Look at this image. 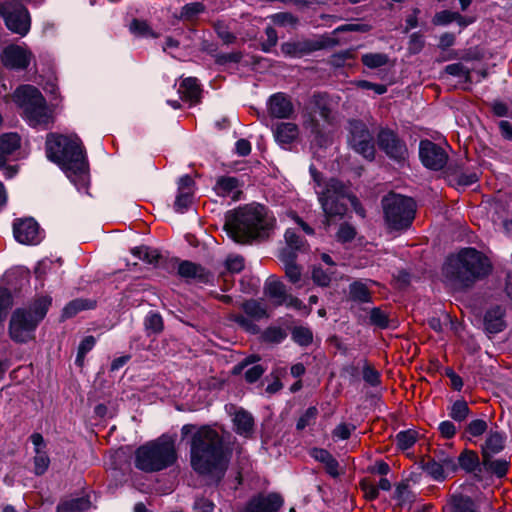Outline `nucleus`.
I'll return each mask as SVG.
<instances>
[{
  "mask_svg": "<svg viewBox=\"0 0 512 512\" xmlns=\"http://www.w3.org/2000/svg\"><path fill=\"white\" fill-rule=\"evenodd\" d=\"M13 99L21 108L24 120L34 128L47 129L53 122L52 111L41 92L32 85L18 87Z\"/></svg>",
  "mask_w": 512,
  "mask_h": 512,
  "instance_id": "obj_5",
  "label": "nucleus"
},
{
  "mask_svg": "<svg viewBox=\"0 0 512 512\" xmlns=\"http://www.w3.org/2000/svg\"><path fill=\"white\" fill-rule=\"evenodd\" d=\"M178 92L182 99L189 101L190 104H196L200 99L201 89L196 78L188 77L180 83Z\"/></svg>",
  "mask_w": 512,
  "mask_h": 512,
  "instance_id": "obj_25",
  "label": "nucleus"
},
{
  "mask_svg": "<svg viewBox=\"0 0 512 512\" xmlns=\"http://www.w3.org/2000/svg\"><path fill=\"white\" fill-rule=\"evenodd\" d=\"M421 468L435 480H443L445 478V469L452 466L451 460H443V463H439L433 459H422Z\"/></svg>",
  "mask_w": 512,
  "mask_h": 512,
  "instance_id": "obj_29",
  "label": "nucleus"
},
{
  "mask_svg": "<svg viewBox=\"0 0 512 512\" xmlns=\"http://www.w3.org/2000/svg\"><path fill=\"white\" fill-rule=\"evenodd\" d=\"M310 171L318 186V189L316 190L318 200L328 220L334 217L341 218L344 216L347 211L346 199H348L354 206L356 212L364 217V209L362 207H358L359 203L357 198L348 194L347 188L342 182L335 178H331L322 186L316 171L312 167L310 168Z\"/></svg>",
  "mask_w": 512,
  "mask_h": 512,
  "instance_id": "obj_4",
  "label": "nucleus"
},
{
  "mask_svg": "<svg viewBox=\"0 0 512 512\" xmlns=\"http://www.w3.org/2000/svg\"><path fill=\"white\" fill-rule=\"evenodd\" d=\"M50 464V458L45 450H36L34 456V473L42 475L46 472Z\"/></svg>",
  "mask_w": 512,
  "mask_h": 512,
  "instance_id": "obj_44",
  "label": "nucleus"
},
{
  "mask_svg": "<svg viewBox=\"0 0 512 512\" xmlns=\"http://www.w3.org/2000/svg\"><path fill=\"white\" fill-rule=\"evenodd\" d=\"M287 334L280 327H269L263 333V340L270 343H281Z\"/></svg>",
  "mask_w": 512,
  "mask_h": 512,
  "instance_id": "obj_49",
  "label": "nucleus"
},
{
  "mask_svg": "<svg viewBox=\"0 0 512 512\" xmlns=\"http://www.w3.org/2000/svg\"><path fill=\"white\" fill-rule=\"evenodd\" d=\"M12 295L6 288L0 287V321H2L12 307Z\"/></svg>",
  "mask_w": 512,
  "mask_h": 512,
  "instance_id": "obj_51",
  "label": "nucleus"
},
{
  "mask_svg": "<svg viewBox=\"0 0 512 512\" xmlns=\"http://www.w3.org/2000/svg\"><path fill=\"white\" fill-rule=\"evenodd\" d=\"M469 414V407L465 401H456L450 411V417L456 421H463Z\"/></svg>",
  "mask_w": 512,
  "mask_h": 512,
  "instance_id": "obj_50",
  "label": "nucleus"
},
{
  "mask_svg": "<svg viewBox=\"0 0 512 512\" xmlns=\"http://www.w3.org/2000/svg\"><path fill=\"white\" fill-rule=\"evenodd\" d=\"M349 294L353 301L368 303L371 301V293L364 282L355 281L349 286Z\"/></svg>",
  "mask_w": 512,
  "mask_h": 512,
  "instance_id": "obj_33",
  "label": "nucleus"
},
{
  "mask_svg": "<svg viewBox=\"0 0 512 512\" xmlns=\"http://www.w3.org/2000/svg\"><path fill=\"white\" fill-rule=\"evenodd\" d=\"M361 61L369 69H376L385 66L389 57L385 53H366L361 56Z\"/></svg>",
  "mask_w": 512,
  "mask_h": 512,
  "instance_id": "obj_39",
  "label": "nucleus"
},
{
  "mask_svg": "<svg viewBox=\"0 0 512 512\" xmlns=\"http://www.w3.org/2000/svg\"><path fill=\"white\" fill-rule=\"evenodd\" d=\"M378 146L388 157L402 161L407 156L406 144L390 129L383 128L377 136Z\"/></svg>",
  "mask_w": 512,
  "mask_h": 512,
  "instance_id": "obj_15",
  "label": "nucleus"
},
{
  "mask_svg": "<svg viewBox=\"0 0 512 512\" xmlns=\"http://www.w3.org/2000/svg\"><path fill=\"white\" fill-rule=\"evenodd\" d=\"M274 219L260 204L245 206L227 216L224 229L236 243L244 244L255 238L267 237Z\"/></svg>",
  "mask_w": 512,
  "mask_h": 512,
  "instance_id": "obj_2",
  "label": "nucleus"
},
{
  "mask_svg": "<svg viewBox=\"0 0 512 512\" xmlns=\"http://www.w3.org/2000/svg\"><path fill=\"white\" fill-rule=\"evenodd\" d=\"M144 325L150 333H159L163 329V319L160 314L149 312L145 317Z\"/></svg>",
  "mask_w": 512,
  "mask_h": 512,
  "instance_id": "obj_43",
  "label": "nucleus"
},
{
  "mask_svg": "<svg viewBox=\"0 0 512 512\" xmlns=\"http://www.w3.org/2000/svg\"><path fill=\"white\" fill-rule=\"evenodd\" d=\"M176 460V450H136V466L144 471H158Z\"/></svg>",
  "mask_w": 512,
  "mask_h": 512,
  "instance_id": "obj_13",
  "label": "nucleus"
},
{
  "mask_svg": "<svg viewBox=\"0 0 512 512\" xmlns=\"http://www.w3.org/2000/svg\"><path fill=\"white\" fill-rule=\"evenodd\" d=\"M238 188V180L235 177H219L214 186L218 196L227 197Z\"/></svg>",
  "mask_w": 512,
  "mask_h": 512,
  "instance_id": "obj_34",
  "label": "nucleus"
},
{
  "mask_svg": "<svg viewBox=\"0 0 512 512\" xmlns=\"http://www.w3.org/2000/svg\"><path fill=\"white\" fill-rule=\"evenodd\" d=\"M279 258L284 264L288 279L294 284L298 283L301 279V270L299 266L295 264L296 254L291 251L281 250Z\"/></svg>",
  "mask_w": 512,
  "mask_h": 512,
  "instance_id": "obj_28",
  "label": "nucleus"
},
{
  "mask_svg": "<svg viewBox=\"0 0 512 512\" xmlns=\"http://www.w3.org/2000/svg\"><path fill=\"white\" fill-rule=\"evenodd\" d=\"M282 504V497L276 493L259 495L250 500L246 512H277Z\"/></svg>",
  "mask_w": 512,
  "mask_h": 512,
  "instance_id": "obj_21",
  "label": "nucleus"
},
{
  "mask_svg": "<svg viewBox=\"0 0 512 512\" xmlns=\"http://www.w3.org/2000/svg\"><path fill=\"white\" fill-rule=\"evenodd\" d=\"M274 24L283 27H295L299 19L290 12H279L271 16Z\"/></svg>",
  "mask_w": 512,
  "mask_h": 512,
  "instance_id": "obj_46",
  "label": "nucleus"
},
{
  "mask_svg": "<svg viewBox=\"0 0 512 512\" xmlns=\"http://www.w3.org/2000/svg\"><path fill=\"white\" fill-rule=\"evenodd\" d=\"M312 279L317 285L326 287L331 281V272L325 271L320 267H315L312 272Z\"/></svg>",
  "mask_w": 512,
  "mask_h": 512,
  "instance_id": "obj_55",
  "label": "nucleus"
},
{
  "mask_svg": "<svg viewBox=\"0 0 512 512\" xmlns=\"http://www.w3.org/2000/svg\"><path fill=\"white\" fill-rule=\"evenodd\" d=\"M178 273L183 278L195 279L200 282L208 281L206 270L202 266L190 261L181 262L178 266Z\"/></svg>",
  "mask_w": 512,
  "mask_h": 512,
  "instance_id": "obj_26",
  "label": "nucleus"
},
{
  "mask_svg": "<svg viewBox=\"0 0 512 512\" xmlns=\"http://www.w3.org/2000/svg\"><path fill=\"white\" fill-rule=\"evenodd\" d=\"M363 379L371 386H377L380 383V375L378 371L368 365L363 368Z\"/></svg>",
  "mask_w": 512,
  "mask_h": 512,
  "instance_id": "obj_62",
  "label": "nucleus"
},
{
  "mask_svg": "<svg viewBox=\"0 0 512 512\" xmlns=\"http://www.w3.org/2000/svg\"><path fill=\"white\" fill-rule=\"evenodd\" d=\"M231 450H191V466L209 483H218L228 467Z\"/></svg>",
  "mask_w": 512,
  "mask_h": 512,
  "instance_id": "obj_7",
  "label": "nucleus"
},
{
  "mask_svg": "<svg viewBox=\"0 0 512 512\" xmlns=\"http://www.w3.org/2000/svg\"><path fill=\"white\" fill-rule=\"evenodd\" d=\"M181 441L190 448H222L223 437L215 426L185 424L181 428Z\"/></svg>",
  "mask_w": 512,
  "mask_h": 512,
  "instance_id": "obj_9",
  "label": "nucleus"
},
{
  "mask_svg": "<svg viewBox=\"0 0 512 512\" xmlns=\"http://www.w3.org/2000/svg\"><path fill=\"white\" fill-rule=\"evenodd\" d=\"M0 16L13 33L25 36L29 32L31 24L29 12L18 2L1 3Z\"/></svg>",
  "mask_w": 512,
  "mask_h": 512,
  "instance_id": "obj_11",
  "label": "nucleus"
},
{
  "mask_svg": "<svg viewBox=\"0 0 512 512\" xmlns=\"http://www.w3.org/2000/svg\"><path fill=\"white\" fill-rule=\"evenodd\" d=\"M194 181L189 175L182 176L178 181V194L175 199L174 209L178 213H184L190 207L193 199Z\"/></svg>",
  "mask_w": 512,
  "mask_h": 512,
  "instance_id": "obj_20",
  "label": "nucleus"
},
{
  "mask_svg": "<svg viewBox=\"0 0 512 512\" xmlns=\"http://www.w3.org/2000/svg\"><path fill=\"white\" fill-rule=\"evenodd\" d=\"M505 309L496 305L488 309L484 315V329L489 334H497L503 331L506 327L505 322Z\"/></svg>",
  "mask_w": 512,
  "mask_h": 512,
  "instance_id": "obj_22",
  "label": "nucleus"
},
{
  "mask_svg": "<svg viewBox=\"0 0 512 512\" xmlns=\"http://www.w3.org/2000/svg\"><path fill=\"white\" fill-rule=\"evenodd\" d=\"M490 271L488 258L474 248H465L450 256L443 267L446 280L458 287H467Z\"/></svg>",
  "mask_w": 512,
  "mask_h": 512,
  "instance_id": "obj_3",
  "label": "nucleus"
},
{
  "mask_svg": "<svg viewBox=\"0 0 512 512\" xmlns=\"http://www.w3.org/2000/svg\"><path fill=\"white\" fill-rule=\"evenodd\" d=\"M348 143L350 147L367 160L375 157L373 136L365 123L359 120L349 121Z\"/></svg>",
  "mask_w": 512,
  "mask_h": 512,
  "instance_id": "obj_10",
  "label": "nucleus"
},
{
  "mask_svg": "<svg viewBox=\"0 0 512 512\" xmlns=\"http://www.w3.org/2000/svg\"><path fill=\"white\" fill-rule=\"evenodd\" d=\"M319 47L316 43L311 41H289L281 44V52L286 57L300 58L307 55Z\"/></svg>",
  "mask_w": 512,
  "mask_h": 512,
  "instance_id": "obj_23",
  "label": "nucleus"
},
{
  "mask_svg": "<svg viewBox=\"0 0 512 512\" xmlns=\"http://www.w3.org/2000/svg\"><path fill=\"white\" fill-rule=\"evenodd\" d=\"M355 430V425L346 422H341L333 429L332 438L334 441L346 440L351 436L352 432H354Z\"/></svg>",
  "mask_w": 512,
  "mask_h": 512,
  "instance_id": "obj_45",
  "label": "nucleus"
},
{
  "mask_svg": "<svg viewBox=\"0 0 512 512\" xmlns=\"http://www.w3.org/2000/svg\"><path fill=\"white\" fill-rule=\"evenodd\" d=\"M445 71L447 74L464 78L466 81L470 79V71L462 63H453L446 66Z\"/></svg>",
  "mask_w": 512,
  "mask_h": 512,
  "instance_id": "obj_53",
  "label": "nucleus"
},
{
  "mask_svg": "<svg viewBox=\"0 0 512 512\" xmlns=\"http://www.w3.org/2000/svg\"><path fill=\"white\" fill-rule=\"evenodd\" d=\"M265 292L277 305H283L288 299L284 284L274 277L267 279Z\"/></svg>",
  "mask_w": 512,
  "mask_h": 512,
  "instance_id": "obj_30",
  "label": "nucleus"
},
{
  "mask_svg": "<svg viewBox=\"0 0 512 512\" xmlns=\"http://www.w3.org/2000/svg\"><path fill=\"white\" fill-rule=\"evenodd\" d=\"M293 340L301 346L309 345L313 340V334L306 327H295L292 331Z\"/></svg>",
  "mask_w": 512,
  "mask_h": 512,
  "instance_id": "obj_47",
  "label": "nucleus"
},
{
  "mask_svg": "<svg viewBox=\"0 0 512 512\" xmlns=\"http://www.w3.org/2000/svg\"><path fill=\"white\" fill-rule=\"evenodd\" d=\"M356 231L349 224H342L337 232V239L343 243L350 242L354 239Z\"/></svg>",
  "mask_w": 512,
  "mask_h": 512,
  "instance_id": "obj_59",
  "label": "nucleus"
},
{
  "mask_svg": "<svg viewBox=\"0 0 512 512\" xmlns=\"http://www.w3.org/2000/svg\"><path fill=\"white\" fill-rule=\"evenodd\" d=\"M317 409L315 407H309L306 412L298 419L296 428L303 430L309 426L316 418Z\"/></svg>",
  "mask_w": 512,
  "mask_h": 512,
  "instance_id": "obj_57",
  "label": "nucleus"
},
{
  "mask_svg": "<svg viewBox=\"0 0 512 512\" xmlns=\"http://www.w3.org/2000/svg\"><path fill=\"white\" fill-rule=\"evenodd\" d=\"M397 448H411L416 444L417 433L412 430L402 431L397 434Z\"/></svg>",
  "mask_w": 512,
  "mask_h": 512,
  "instance_id": "obj_48",
  "label": "nucleus"
},
{
  "mask_svg": "<svg viewBox=\"0 0 512 512\" xmlns=\"http://www.w3.org/2000/svg\"><path fill=\"white\" fill-rule=\"evenodd\" d=\"M225 265L229 272L239 273L244 268V259L241 256H229Z\"/></svg>",
  "mask_w": 512,
  "mask_h": 512,
  "instance_id": "obj_61",
  "label": "nucleus"
},
{
  "mask_svg": "<svg viewBox=\"0 0 512 512\" xmlns=\"http://www.w3.org/2000/svg\"><path fill=\"white\" fill-rule=\"evenodd\" d=\"M229 412L232 417L233 428L235 432L245 438H249L254 433V418L252 414L243 408H234Z\"/></svg>",
  "mask_w": 512,
  "mask_h": 512,
  "instance_id": "obj_19",
  "label": "nucleus"
},
{
  "mask_svg": "<svg viewBox=\"0 0 512 512\" xmlns=\"http://www.w3.org/2000/svg\"><path fill=\"white\" fill-rule=\"evenodd\" d=\"M46 153L48 159L60 166L78 191L87 188L88 162L83 144L77 135L48 134Z\"/></svg>",
  "mask_w": 512,
  "mask_h": 512,
  "instance_id": "obj_1",
  "label": "nucleus"
},
{
  "mask_svg": "<svg viewBox=\"0 0 512 512\" xmlns=\"http://www.w3.org/2000/svg\"><path fill=\"white\" fill-rule=\"evenodd\" d=\"M92 303L83 300V299H75L68 303L63 309V317L70 318L76 315L79 311L86 310L92 308Z\"/></svg>",
  "mask_w": 512,
  "mask_h": 512,
  "instance_id": "obj_42",
  "label": "nucleus"
},
{
  "mask_svg": "<svg viewBox=\"0 0 512 512\" xmlns=\"http://www.w3.org/2000/svg\"><path fill=\"white\" fill-rule=\"evenodd\" d=\"M90 508V501L85 497L72 499L61 503L57 507L58 512H83Z\"/></svg>",
  "mask_w": 512,
  "mask_h": 512,
  "instance_id": "obj_36",
  "label": "nucleus"
},
{
  "mask_svg": "<svg viewBox=\"0 0 512 512\" xmlns=\"http://www.w3.org/2000/svg\"><path fill=\"white\" fill-rule=\"evenodd\" d=\"M33 55L29 49L19 45H9L1 53V61L3 65L9 69L24 70L26 69Z\"/></svg>",
  "mask_w": 512,
  "mask_h": 512,
  "instance_id": "obj_17",
  "label": "nucleus"
},
{
  "mask_svg": "<svg viewBox=\"0 0 512 512\" xmlns=\"http://www.w3.org/2000/svg\"><path fill=\"white\" fill-rule=\"evenodd\" d=\"M20 147V137L16 133H6L0 137V151L5 155L12 154Z\"/></svg>",
  "mask_w": 512,
  "mask_h": 512,
  "instance_id": "obj_37",
  "label": "nucleus"
},
{
  "mask_svg": "<svg viewBox=\"0 0 512 512\" xmlns=\"http://www.w3.org/2000/svg\"><path fill=\"white\" fill-rule=\"evenodd\" d=\"M132 254L138 259L143 260L146 263L154 266H158L162 259V256L160 255L158 250L147 246L133 248Z\"/></svg>",
  "mask_w": 512,
  "mask_h": 512,
  "instance_id": "obj_32",
  "label": "nucleus"
},
{
  "mask_svg": "<svg viewBox=\"0 0 512 512\" xmlns=\"http://www.w3.org/2000/svg\"><path fill=\"white\" fill-rule=\"evenodd\" d=\"M456 19H462V16L457 12L444 10L435 14L433 23L435 25H447Z\"/></svg>",
  "mask_w": 512,
  "mask_h": 512,
  "instance_id": "obj_52",
  "label": "nucleus"
},
{
  "mask_svg": "<svg viewBox=\"0 0 512 512\" xmlns=\"http://www.w3.org/2000/svg\"><path fill=\"white\" fill-rule=\"evenodd\" d=\"M459 463L467 472L481 471L479 457L473 450H464L459 456Z\"/></svg>",
  "mask_w": 512,
  "mask_h": 512,
  "instance_id": "obj_35",
  "label": "nucleus"
},
{
  "mask_svg": "<svg viewBox=\"0 0 512 512\" xmlns=\"http://www.w3.org/2000/svg\"><path fill=\"white\" fill-rule=\"evenodd\" d=\"M215 30L219 38L225 44H231L235 41L236 37L233 33H231L228 28L223 23H217L215 25Z\"/></svg>",
  "mask_w": 512,
  "mask_h": 512,
  "instance_id": "obj_63",
  "label": "nucleus"
},
{
  "mask_svg": "<svg viewBox=\"0 0 512 512\" xmlns=\"http://www.w3.org/2000/svg\"><path fill=\"white\" fill-rule=\"evenodd\" d=\"M285 241L287 247L283 250L291 251L294 254H296V251H301L305 245L304 240L293 229L286 230Z\"/></svg>",
  "mask_w": 512,
  "mask_h": 512,
  "instance_id": "obj_41",
  "label": "nucleus"
},
{
  "mask_svg": "<svg viewBox=\"0 0 512 512\" xmlns=\"http://www.w3.org/2000/svg\"><path fill=\"white\" fill-rule=\"evenodd\" d=\"M266 40L262 42L261 47L264 52H270L271 49L277 44L278 35L273 27L265 29Z\"/></svg>",
  "mask_w": 512,
  "mask_h": 512,
  "instance_id": "obj_58",
  "label": "nucleus"
},
{
  "mask_svg": "<svg viewBox=\"0 0 512 512\" xmlns=\"http://www.w3.org/2000/svg\"><path fill=\"white\" fill-rule=\"evenodd\" d=\"M13 234L17 242L25 245H37L43 238L40 227L33 218L15 220Z\"/></svg>",
  "mask_w": 512,
  "mask_h": 512,
  "instance_id": "obj_16",
  "label": "nucleus"
},
{
  "mask_svg": "<svg viewBox=\"0 0 512 512\" xmlns=\"http://www.w3.org/2000/svg\"><path fill=\"white\" fill-rule=\"evenodd\" d=\"M382 206L386 224L392 230L408 228L415 217L416 204L410 197L389 194L382 200Z\"/></svg>",
  "mask_w": 512,
  "mask_h": 512,
  "instance_id": "obj_8",
  "label": "nucleus"
},
{
  "mask_svg": "<svg viewBox=\"0 0 512 512\" xmlns=\"http://www.w3.org/2000/svg\"><path fill=\"white\" fill-rule=\"evenodd\" d=\"M214 508L215 505L212 501L200 498L195 501L193 510L194 512H213Z\"/></svg>",
  "mask_w": 512,
  "mask_h": 512,
  "instance_id": "obj_64",
  "label": "nucleus"
},
{
  "mask_svg": "<svg viewBox=\"0 0 512 512\" xmlns=\"http://www.w3.org/2000/svg\"><path fill=\"white\" fill-rule=\"evenodd\" d=\"M496 450H483L482 465L488 472L495 474L497 477H503L508 469V462L505 459H493L491 452Z\"/></svg>",
  "mask_w": 512,
  "mask_h": 512,
  "instance_id": "obj_24",
  "label": "nucleus"
},
{
  "mask_svg": "<svg viewBox=\"0 0 512 512\" xmlns=\"http://www.w3.org/2000/svg\"><path fill=\"white\" fill-rule=\"evenodd\" d=\"M130 32L142 38H157L158 34H156L151 27L147 24L146 21L134 19L129 26Z\"/></svg>",
  "mask_w": 512,
  "mask_h": 512,
  "instance_id": "obj_38",
  "label": "nucleus"
},
{
  "mask_svg": "<svg viewBox=\"0 0 512 512\" xmlns=\"http://www.w3.org/2000/svg\"><path fill=\"white\" fill-rule=\"evenodd\" d=\"M298 134V126L291 122L279 123L274 130L275 140L282 145L292 143Z\"/></svg>",
  "mask_w": 512,
  "mask_h": 512,
  "instance_id": "obj_27",
  "label": "nucleus"
},
{
  "mask_svg": "<svg viewBox=\"0 0 512 512\" xmlns=\"http://www.w3.org/2000/svg\"><path fill=\"white\" fill-rule=\"evenodd\" d=\"M268 113L278 119H287L294 112V106L289 96L284 93H275L268 99Z\"/></svg>",
  "mask_w": 512,
  "mask_h": 512,
  "instance_id": "obj_18",
  "label": "nucleus"
},
{
  "mask_svg": "<svg viewBox=\"0 0 512 512\" xmlns=\"http://www.w3.org/2000/svg\"><path fill=\"white\" fill-rule=\"evenodd\" d=\"M454 512H477L474 503L467 497L455 499Z\"/></svg>",
  "mask_w": 512,
  "mask_h": 512,
  "instance_id": "obj_60",
  "label": "nucleus"
},
{
  "mask_svg": "<svg viewBox=\"0 0 512 512\" xmlns=\"http://www.w3.org/2000/svg\"><path fill=\"white\" fill-rule=\"evenodd\" d=\"M244 314H232L230 319L238 324L245 331L257 334L259 327L256 321L268 318L266 306L257 300H248L241 304Z\"/></svg>",
  "mask_w": 512,
  "mask_h": 512,
  "instance_id": "obj_12",
  "label": "nucleus"
},
{
  "mask_svg": "<svg viewBox=\"0 0 512 512\" xmlns=\"http://www.w3.org/2000/svg\"><path fill=\"white\" fill-rule=\"evenodd\" d=\"M177 440V433L167 432L157 439L148 442L143 448H174Z\"/></svg>",
  "mask_w": 512,
  "mask_h": 512,
  "instance_id": "obj_40",
  "label": "nucleus"
},
{
  "mask_svg": "<svg viewBox=\"0 0 512 512\" xmlns=\"http://www.w3.org/2000/svg\"><path fill=\"white\" fill-rule=\"evenodd\" d=\"M311 456L325 465L326 471L333 477L339 475V463L330 454L329 450H311Z\"/></svg>",
  "mask_w": 512,
  "mask_h": 512,
  "instance_id": "obj_31",
  "label": "nucleus"
},
{
  "mask_svg": "<svg viewBox=\"0 0 512 512\" xmlns=\"http://www.w3.org/2000/svg\"><path fill=\"white\" fill-rule=\"evenodd\" d=\"M51 303L50 296H40L33 301L29 308L15 310L9 324V334L12 340L25 343L32 339L34 330L46 316Z\"/></svg>",
  "mask_w": 512,
  "mask_h": 512,
  "instance_id": "obj_6",
  "label": "nucleus"
},
{
  "mask_svg": "<svg viewBox=\"0 0 512 512\" xmlns=\"http://www.w3.org/2000/svg\"><path fill=\"white\" fill-rule=\"evenodd\" d=\"M419 157L425 167L436 171L442 169L448 161L446 151L427 139L420 141Z\"/></svg>",
  "mask_w": 512,
  "mask_h": 512,
  "instance_id": "obj_14",
  "label": "nucleus"
},
{
  "mask_svg": "<svg viewBox=\"0 0 512 512\" xmlns=\"http://www.w3.org/2000/svg\"><path fill=\"white\" fill-rule=\"evenodd\" d=\"M204 11V5L200 2H191L182 7L181 17L192 19Z\"/></svg>",
  "mask_w": 512,
  "mask_h": 512,
  "instance_id": "obj_54",
  "label": "nucleus"
},
{
  "mask_svg": "<svg viewBox=\"0 0 512 512\" xmlns=\"http://www.w3.org/2000/svg\"><path fill=\"white\" fill-rule=\"evenodd\" d=\"M370 322L379 328H386L388 317L380 308L375 307L370 312Z\"/></svg>",
  "mask_w": 512,
  "mask_h": 512,
  "instance_id": "obj_56",
  "label": "nucleus"
}]
</instances>
